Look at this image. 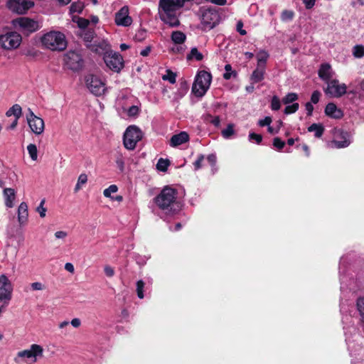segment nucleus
I'll list each match as a JSON object with an SVG mask.
<instances>
[{"mask_svg": "<svg viewBox=\"0 0 364 364\" xmlns=\"http://www.w3.org/2000/svg\"><path fill=\"white\" fill-rule=\"evenodd\" d=\"M177 195V189L166 186L160 193L154 198V200L159 209L176 212L180 208L179 203L176 200Z\"/></svg>", "mask_w": 364, "mask_h": 364, "instance_id": "nucleus-1", "label": "nucleus"}, {"mask_svg": "<svg viewBox=\"0 0 364 364\" xmlns=\"http://www.w3.org/2000/svg\"><path fill=\"white\" fill-rule=\"evenodd\" d=\"M42 44L53 51H63L67 47L65 35L60 31H50L41 37Z\"/></svg>", "mask_w": 364, "mask_h": 364, "instance_id": "nucleus-2", "label": "nucleus"}, {"mask_svg": "<svg viewBox=\"0 0 364 364\" xmlns=\"http://www.w3.org/2000/svg\"><path fill=\"white\" fill-rule=\"evenodd\" d=\"M212 75L205 70H200L196 75L192 87V92L195 96L203 97L210 87Z\"/></svg>", "mask_w": 364, "mask_h": 364, "instance_id": "nucleus-3", "label": "nucleus"}, {"mask_svg": "<svg viewBox=\"0 0 364 364\" xmlns=\"http://www.w3.org/2000/svg\"><path fill=\"white\" fill-rule=\"evenodd\" d=\"M14 26L25 36H29L40 28L38 22L28 17H18L13 20Z\"/></svg>", "mask_w": 364, "mask_h": 364, "instance_id": "nucleus-4", "label": "nucleus"}, {"mask_svg": "<svg viewBox=\"0 0 364 364\" xmlns=\"http://www.w3.org/2000/svg\"><path fill=\"white\" fill-rule=\"evenodd\" d=\"M143 137L141 129L135 126H129L123 136V143L126 149L129 150H133L135 149L138 141H139Z\"/></svg>", "mask_w": 364, "mask_h": 364, "instance_id": "nucleus-5", "label": "nucleus"}, {"mask_svg": "<svg viewBox=\"0 0 364 364\" xmlns=\"http://www.w3.org/2000/svg\"><path fill=\"white\" fill-rule=\"evenodd\" d=\"M21 41V35L16 31H10L0 35V46L5 50H12L18 48Z\"/></svg>", "mask_w": 364, "mask_h": 364, "instance_id": "nucleus-6", "label": "nucleus"}, {"mask_svg": "<svg viewBox=\"0 0 364 364\" xmlns=\"http://www.w3.org/2000/svg\"><path fill=\"white\" fill-rule=\"evenodd\" d=\"M220 15L215 9H207L202 11L201 23L203 31H210L220 22Z\"/></svg>", "mask_w": 364, "mask_h": 364, "instance_id": "nucleus-7", "label": "nucleus"}, {"mask_svg": "<svg viewBox=\"0 0 364 364\" xmlns=\"http://www.w3.org/2000/svg\"><path fill=\"white\" fill-rule=\"evenodd\" d=\"M88 90L95 95L100 96L105 91V82L97 75L88 74L85 77Z\"/></svg>", "mask_w": 364, "mask_h": 364, "instance_id": "nucleus-8", "label": "nucleus"}, {"mask_svg": "<svg viewBox=\"0 0 364 364\" xmlns=\"http://www.w3.org/2000/svg\"><path fill=\"white\" fill-rule=\"evenodd\" d=\"M64 62L66 67L73 71H79L84 66L82 55L75 50H70L65 54Z\"/></svg>", "mask_w": 364, "mask_h": 364, "instance_id": "nucleus-9", "label": "nucleus"}, {"mask_svg": "<svg viewBox=\"0 0 364 364\" xmlns=\"http://www.w3.org/2000/svg\"><path fill=\"white\" fill-rule=\"evenodd\" d=\"M103 59L106 65L114 72L119 73L124 68L123 58L117 52H107Z\"/></svg>", "mask_w": 364, "mask_h": 364, "instance_id": "nucleus-10", "label": "nucleus"}, {"mask_svg": "<svg viewBox=\"0 0 364 364\" xmlns=\"http://www.w3.org/2000/svg\"><path fill=\"white\" fill-rule=\"evenodd\" d=\"M326 84L327 87L323 88V91L327 95L338 98L346 93L347 86L345 83H339L337 79H333Z\"/></svg>", "mask_w": 364, "mask_h": 364, "instance_id": "nucleus-11", "label": "nucleus"}, {"mask_svg": "<svg viewBox=\"0 0 364 364\" xmlns=\"http://www.w3.org/2000/svg\"><path fill=\"white\" fill-rule=\"evenodd\" d=\"M43 348L42 346L38 344H32L29 349L23 350L18 352L16 357L14 358V361L16 363H19L20 358L33 359V362L37 360V357L43 356Z\"/></svg>", "mask_w": 364, "mask_h": 364, "instance_id": "nucleus-12", "label": "nucleus"}, {"mask_svg": "<svg viewBox=\"0 0 364 364\" xmlns=\"http://www.w3.org/2000/svg\"><path fill=\"white\" fill-rule=\"evenodd\" d=\"M6 6L14 13L24 14L34 6V2L31 0H8Z\"/></svg>", "mask_w": 364, "mask_h": 364, "instance_id": "nucleus-13", "label": "nucleus"}, {"mask_svg": "<svg viewBox=\"0 0 364 364\" xmlns=\"http://www.w3.org/2000/svg\"><path fill=\"white\" fill-rule=\"evenodd\" d=\"M13 287L8 277L2 274L0 276V301L8 304L11 299Z\"/></svg>", "mask_w": 364, "mask_h": 364, "instance_id": "nucleus-14", "label": "nucleus"}, {"mask_svg": "<svg viewBox=\"0 0 364 364\" xmlns=\"http://www.w3.org/2000/svg\"><path fill=\"white\" fill-rule=\"evenodd\" d=\"M28 112L26 119L31 132L36 135L42 134L44 131V121L41 117L35 115L30 109Z\"/></svg>", "mask_w": 364, "mask_h": 364, "instance_id": "nucleus-15", "label": "nucleus"}, {"mask_svg": "<svg viewBox=\"0 0 364 364\" xmlns=\"http://www.w3.org/2000/svg\"><path fill=\"white\" fill-rule=\"evenodd\" d=\"M85 46L87 49L99 55H105L107 52L112 50L107 41L104 39H95L92 43H87Z\"/></svg>", "mask_w": 364, "mask_h": 364, "instance_id": "nucleus-16", "label": "nucleus"}, {"mask_svg": "<svg viewBox=\"0 0 364 364\" xmlns=\"http://www.w3.org/2000/svg\"><path fill=\"white\" fill-rule=\"evenodd\" d=\"M115 23L117 26H129L132 23V18L129 16V8L127 6L122 7L115 14Z\"/></svg>", "mask_w": 364, "mask_h": 364, "instance_id": "nucleus-17", "label": "nucleus"}, {"mask_svg": "<svg viewBox=\"0 0 364 364\" xmlns=\"http://www.w3.org/2000/svg\"><path fill=\"white\" fill-rule=\"evenodd\" d=\"M333 73L331 70V66L328 63H322L318 71V77L324 81L326 83L331 81L333 77Z\"/></svg>", "mask_w": 364, "mask_h": 364, "instance_id": "nucleus-18", "label": "nucleus"}, {"mask_svg": "<svg viewBox=\"0 0 364 364\" xmlns=\"http://www.w3.org/2000/svg\"><path fill=\"white\" fill-rule=\"evenodd\" d=\"M324 112L326 115L333 119H339L343 117V111L338 109L333 102L328 103Z\"/></svg>", "mask_w": 364, "mask_h": 364, "instance_id": "nucleus-19", "label": "nucleus"}, {"mask_svg": "<svg viewBox=\"0 0 364 364\" xmlns=\"http://www.w3.org/2000/svg\"><path fill=\"white\" fill-rule=\"evenodd\" d=\"M189 140V135L186 132H181L179 134H174L171 136L170 140V146L176 147L181 145Z\"/></svg>", "mask_w": 364, "mask_h": 364, "instance_id": "nucleus-20", "label": "nucleus"}, {"mask_svg": "<svg viewBox=\"0 0 364 364\" xmlns=\"http://www.w3.org/2000/svg\"><path fill=\"white\" fill-rule=\"evenodd\" d=\"M28 205L25 202H22L18 208V221L20 225H24L28 221Z\"/></svg>", "mask_w": 364, "mask_h": 364, "instance_id": "nucleus-21", "label": "nucleus"}, {"mask_svg": "<svg viewBox=\"0 0 364 364\" xmlns=\"http://www.w3.org/2000/svg\"><path fill=\"white\" fill-rule=\"evenodd\" d=\"M5 205L8 208L14 206V201L16 198V191L14 188H6L4 189Z\"/></svg>", "mask_w": 364, "mask_h": 364, "instance_id": "nucleus-22", "label": "nucleus"}, {"mask_svg": "<svg viewBox=\"0 0 364 364\" xmlns=\"http://www.w3.org/2000/svg\"><path fill=\"white\" fill-rule=\"evenodd\" d=\"M265 68L257 66L250 76L252 83H257L263 80L264 77Z\"/></svg>", "mask_w": 364, "mask_h": 364, "instance_id": "nucleus-23", "label": "nucleus"}, {"mask_svg": "<svg viewBox=\"0 0 364 364\" xmlns=\"http://www.w3.org/2000/svg\"><path fill=\"white\" fill-rule=\"evenodd\" d=\"M355 306L360 316L359 323L364 328V296H359L356 299Z\"/></svg>", "mask_w": 364, "mask_h": 364, "instance_id": "nucleus-24", "label": "nucleus"}, {"mask_svg": "<svg viewBox=\"0 0 364 364\" xmlns=\"http://www.w3.org/2000/svg\"><path fill=\"white\" fill-rule=\"evenodd\" d=\"M308 132H314V136L316 138H321L325 131V128L322 124L314 123L307 128Z\"/></svg>", "mask_w": 364, "mask_h": 364, "instance_id": "nucleus-25", "label": "nucleus"}, {"mask_svg": "<svg viewBox=\"0 0 364 364\" xmlns=\"http://www.w3.org/2000/svg\"><path fill=\"white\" fill-rule=\"evenodd\" d=\"M341 137L342 140H333L332 143L335 145V147L338 149L347 147L350 144V140L348 139V133L341 132Z\"/></svg>", "mask_w": 364, "mask_h": 364, "instance_id": "nucleus-26", "label": "nucleus"}, {"mask_svg": "<svg viewBox=\"0 0 364 364\" xmlns=\"http://www.w3.org/2000/svg\"><path fill=\"white\" fill-rule=\"evenodd\" d=\"M80 36L87 44V43H92L93 42V41H95L94 39L96 36V33H95L94 29L89 28V29L82 31Z\"/></svg>", "mask_w": 364, "mask_h": 364, "instance_id": "nucleus-27", "label": "nucleus"}, {"mask_svg": "<svg viewBox=\"0 0 364 364\" xmlns=\"http://www.w3.org/2000/svg\"><path fill=\"white\" fill-rule=\"evenodd\" d=\"M21 107L18 104H15L11 108H9V110H7L6 115L7 117H11V115H14L15 118L19 119L21 116Z\"/></svg>", "mask_w": 364, "mask_h": 364, "instance_id": "nucleus-28", "label": "nucleus"}, {"mask_svg": "<svg viewBox=\"0 0 364 364\" xmlns=\"http://www.w3.org/2000/svg\"><path fill=\"white\" fill-rule=\"evenodd\" d=\"M186 35L179 31H173L171 33V40L176 44H182L186 41Z\"/></svg>", "mask_w": 364, "mask_h": 364, "instance_id": "nucleus-29", "label": "nucleus"}, {"mask_svg": "<svg viewBox=\"0 0 364 364\" xmlns=\"http://www.w3.org/2000/svg\"><path fill=\"white\" fill-rule=\"evenodd\" d=\"M257 66L265 68L269 54L265 50H260L257 55Z\"/></svg>", "mask_w": 364, "mask_h": 364, "instance_id": "nucleus-30", "label": "nucleus"}, {"mask_svg": "<svg viewBox=\"0 0 364 364\" xmlns=\"http://www.w3.org/2000/svg\"><path fill=\"white\" fill-rule=\"evenodd\" d=\"M186 58L188 60L196 59L197 61H200L203 59V55L198 51L197 48H193Z\"/></svg>", "mask_w": 364, "mask_h": 364, "instance_id": "nucleus-31", "label": "nucleus"}, {"mask_svg": "<svg viewBox=\"0 0 364 364\" xmlns=\"http://www.w3.org/2000/svg\"><path fill=\"white\" fill-rule=\"evenodd\" d=\"M169 165L170 161L168 159L160 158L156 164V168L160 171L165 172L167 171Z\"/></svg>", "mask_w": 364, "mask_h": 364, "instance_id": "nucleus-32", "label": "nucleus"}, {"mask_svg": "<svg viewBox=\"0 0 364 364\" xmlns=\"http://www.w3.org/2000/svg\"><path fill=\"white\" fill-rule=\"evenodd\" d=\"M225 73L223 74V78L225 80H230L232 77H236L237 73L235 70H232V66L230 64H226L225 65Z\"/></svg>", "mask_w": 364, "mask_h": 364, "instance_id": "nucleus-33", "label": "nucleus"}, {"mask_svg": "<svg viewBox=\"0 0 364 364\" xmlns=\"http://www.w3.org/2000/svg\"><path fill=\"white\" fill-rule=\"evenodd\" d=\"M295 14L291 10L285 9L281 14V20L283 22H288L293 20Z\"/></svg>", "mask_w": 364, "mask_h": 364, "instance_id": "nucleus-34", "label": "nucleus"}, {"mask_svg": "<svg viewBox=\"0 0 364 364\" xmlns=\"http://www.w3.org/2000/svg\"><path fill=\"white\" fill-rule=\"evenodd\" d=\"M87 181V176L85 173H81L77 179V184L74 188L75 193L78 192L81 189V185L85 184Z\"/></svg>", "mask_w": 364, "mask_h": 364, "instance_id": "nucleus-35", "label": "nucleus"}, {"mask_svg": "<svg viewBox=\"0 0 364 364\" xmlns=\"http://www.w3.org/2000/svg\"><path fill=\"white\" fill-rule=\"evenodd\" d=\"M234 127L233 124H228L226 129L222 131V136L225 139H230L235 133Z\"/></svg>", "mask_w": 364, "mask_h": 364, "instance_id": "nucleus-36", "label": "nucleus"}, {"mask_svg": "<svg viewBox=\"0 0 364 364\" xmlns=\"http://www.w3.org/2000/svg\"><path fill=\"white\" fill-rule=\"evenodd\" d=\"M27 150L29 154L30 157L32 160L36 161L38 158V150L36 144H30L27 146Z\"/></svg>", "mask_w": 364, "mask_h": 364, "instance_id": "nucleus-37", "label": "nucleus"}, {"mask_svg": "<svg viewBox=\"0 0 364 364\" xmlns=\"http://www.w3.org/2000/svg\"><path fill=\"white\" fill-rule=\"evenodd\" d=\"M298 100V95L294 92L288 93L283 99L282 102L284 105H289Z\"/></svg>", "mask_w": 364, "mask_h": 364, "instance_id": "nucleus-38", "label": "nucleus"}, {"mask_svg": "<svg viewBox=\"0 0 364 364\" xmlns=\"http://www.w3.org/2000/svg\"><path fill=\"white\" fill-rule=\"evenodd\" d=\"M353 55L355 58H363L364 56V46L356 45L353 47Z\"/></svg>", "mask_w": 364, "mask_h": 364, "instance_id": "nucleus-39", "label": "nucleus"}, {"mask_svg": "<svg viewBox=\"0 0 364 364\" xmlns=\"http://www.w3.org/2000/svg\"><path fill=\"white\" fill-rule=\"evenodd\" d=\"M299 107V105L297 102H294L291 105H287L284 110L285 114H291L295 113Z\"/></svg>", "mask_w": 364, "mask_h": 364, "instance_id": "nucleus-40", "label": "nucleus"}, {"mask_svg": "<svg viewBox=\"0 0 364 364\" xmlns=\"http://www.w3.org/2000/svg\"><path fill=\"white\" fill-rule=\"evenodd\" d=\"M164 80H168L170 83L174 84L176 82V74L171 70H166V75L163 76Z\"/></svg>", "mask_w": 364, "mask_h": 364, "instance_id": "nucleus-41", "label": "nucleus"}, {"mask_svg": "<svg viewBox=\"0 0 364 364\" xmlns=\"http://www.w3.org/2000/svg\"><path fill=\"white\" fill-rule=\"evenodd\" d=\"M145 283L142 280H139L136 282V294L139 299H143L144 297V288Z\"/></svg>", "mask_w": 364, "mask_h": 364, "instance_id": "nucleus-42", "label": "nucleus"}, {"mask_svg": "<svg viewBox=\"0 0 364 364\" xmlns=\"http://www.w3.org/2000/svg\"><path fill=\"white\" fill-rule=\"evenodd\" d=\"M146 37V31L145 29H139L136 33L134 39L135 41L141 42Z\"/></svg>", "mask_w": 364, "mask_h": 364, "instance_id": "nucleus-43", "label": "nucleus"}, {"mask_svg": "<svg viewBox=\"0 0 364 364\" xmlns=\"http://www.w3.org/2000/svg\"><path fill=\"white\" fill-rule=\"evenodd\" d=\"M83 4L82 3H73L70 7L71 13L81 14L83 10Z\"/></svg>", "mask_w": 364, "mask_h": 364, "instance_id": "nucleus-44", "label": "nucleus"}, {"mask_svg": "<svg viewBox=\"0 0 364 364\" xmlns=\"http://www.w3.org/2000/svg\"><path fill=\"white\" fill-rule=\"evenodd\" d=\"M118 191V187L116 185H110L107 188L104 190L103 194L106 198H110L111 193H116Z\"/></svg>", "mask_w": 364, "mask_h": 364, "instance_id": "nucleus-45", "label": "nucleus"}, {"mask_svg": "<svg viewBox=\"0 0 364 364\" xmlns=\"http://www.w3.org/2000/svg\"><path fill=\"white\" fill-rule=\"evenodd\" d=\"M77 26L80 28L83 29V31L87 30L86 28L90 24V21L84 18L78 17L77 20Z\"/></svg>", "mask_w": 364, "mask_h": 364, "instance_id": "nucleus-46", "label": "nucleus"}, {"mask_svg": "<svg viewBox=\"0 0 364 364\" xmlns=\"http://www.w3.org/2000/svg\"><path fill=\"white\" fill-rule=\"evenodd\" d=\"M249 140L251 141H255L257 144H259L262 141V136L255 132H250Z\"/></svg>", "mask_w": 364, "mask_h": 364, "instance_id": "nucleus-47", "label": "nucleus"}, {"mask_svg": "<svg viewBox=\"0 0 364 364\" xmlns=\"http://www.w3.org/2000/svg\"><path fill=\"white\" fill-rule=\"evenodd\" d=\"M281 107V102L278 97L274 96L271 101V109L272 110H279Z\"/></svg>", "mask_w": 364, "mask_h": 364, "instance_id": "nucleus-48", "label": "nucleus"}, {"mask_svg": "<svg viewBox=\"0 0 364 364\" xmlns=\"http://www.w3.org/2000/svg\"><path fill=\"white\" fill-rule=\"evenodd\" d=\"M273 146L279 151H280L284 147L285 142L282 141L279 137H275L273 139Z\"/></svg>", "mask_w": 364, "mask_h": 364, "instance_id": "nucleus-49", "label": "nucleus"}, {"mask_svg": "<svg viewBox=\"0 0 364 364\" xmlns=\"http://www.w3.org/2000/svg\"><path fill=\"white\" fill-rule=\"evenodd\" d=\"M204 159H205V157H204V155H203V154H200L198 156L197 160L193 163L195 170L197 171L202 168V164H203V161H204Z\"/></svg>", "mask_w": 364, "mask_h": 364, "instance_id": "nucleus-50", "label": "nucleus"}, {"mask_svg": "<svg viewBox=\"0 0 364 364\" xmlns=\"http://www.w3.org/2000/svg\"><path fill=\"white\" fill-rule=\"evenodd\" d=\"M44 203L45 200H42L36 209L37 212L39 213L41 218H44L46 216V213L47 210L46 208L43 207Z\"/></svg>", "mask_w": 364, "mask_h": 364, "instance_id": "nucleus-51", "label": "nucleus"}, {"mask_svg": "<svg viewBox=\"0 0 364 364\" xmlns=\"http://www.w3.org/2000/svg\"><path fill=\"white\" fill-rule=\"evenodd\" d=\"M139 112V107L137 106L132 105L128 109L127 114L129 117H136L138 115Z\"/></svg>", "mask_w": 364, "mask_h": 364, "instance_id": "nucleus-52", "label": "nucleus"}, {"mask_svg": "<svg viewBox=\"0 0 364 364\" xmlns=\"http://www.w3.org/2000/svg\"><path fill=\"white\" fill-rule=\"evenodd\" d=\"M321 97V92L318 90H315L313 92L311 96V103L316 104L318 102Z\"/></svg>", "mask_w": 364, "mask_h": 364, "instance_id": "nucleus-53", "label": "nucleus"}, {"mask_svg": "<svg viewBox=\"0 0 364 364\" xmlns=\"http://www.w3.org/2000/svg\"><path fill=\"white\" fill-rule=\"evenodd\" d=\"M31 288L33 291L43 290L46 286L41 282H36L31 284Z\"/></svg>", "mask_w": 364, "mask_h": 364, "instance_id": "nucleus-54", "label": "nucleus"}, {"mask_svg": "<svg viewBox=\"0 0 364 364\" xmlns=\"http://www.w3.org/2000/svg\"><path fill=\"white\" fill-rule=\"evenodd\" d=\"M272 117L267 116V117H265L263 119L259 120L258 124L260 127H265V126L269 127L270 125V124L272 123Z\"/></svg>", "mask_w": 364, "mask_h": 364, "instance_id": "nucleus-55", "label": "nucleus"}, {"mask_svg": "<svg viewBox=\"0 0 364 364\" xmlns=\"http://www.w3.org/2000/svg\"><path fill=\"white\" fill-rule=\"evenodd\" d=\"M237 31L242 36H245L247 34V31L245 29H243V23L242 22V21H239L237 23Z\"/></svg>", "mask_w": 364, "mask_h": 364, "instance_id": "nucleus-56", "label": "nucleus"}, {"mask_svg": "<svg viewBox=\"0 0 364 364\" xmlns=\"http://www.w3.org/2000/svg\"><path fill=\"white\" fill-rule=\"evenodd\" d=\"M104 272H105V274L109 277H112L114 276V270L112 267H111L110 266H105V268H104Z\"/></svg>", "mask_w": 364, "mask_h": 364, "instance_id": "nucleus-57", "label": "nucleus"}, {"mask_svg": "<svg viewBox=\"0 0 364 364\" xmlns=\"http://www.w3.org/2000/svg\"><path fill=\"white\" fill-rule=\"evenodd\" d=\"M207 161H208V163L210 164V166H214L215 165L216 161H217V157H216L215 154H209L207 156Z\"/></svg>", "mask_w": 364, "mask_h": 364, "instance_id": "nucleus-58", "label": "nucleus"}, {"mask_svg": "<svg viewBox=\"0 0 364 364\" xmlns=\"http://www.w3.org/2000/svg\"><path fill=\"white\" fill-rule=\"evenodd\" d=\"M302 1L306 9H311L314 6L316 0H302Z\"/></svg>", "mask_w": 364, "mask_h": 364, "instance_id": "nucleus-59", "label": "nucleus"}, {"mask_svg": "<svg viewBox=\"0 0 364 364\" xmlns=\"http://www.w3.org/2000/svg\"><path fill=\"white\" fill-rule=\"evenodd\" d=\"M306 109L307 111V115L311 116L314 111V106L311 102H308L305 105Z\"/></svg>", "mask_w": 364, "mask_h": 364, "instance_id": "nucleus-60", "label": "nucleus"}, {"mask_svg": "<svg viewBox=\"0 0 364 364\" xmlns=\"http://www.w3.org/2000/svg\"><path fill=\"white\" fill-rule=\"evenodd\" d=\"M180 89L186 92L188 90V84L186 80H181L180 82Z\"/></svg>", "mask_w": 364, "mask_h": 364, "instance_id": "nucleus-61", "label": "nucleus"}, {"mask_svg": "<svg viewBox=\"0 0 364 364\" xmlns=\"http://www.w3.org/2000/svg\"><path fill=\"white\" fill-rule=\"evenodd\" d=\"M151 46H146L144 50H142L140 52V55L144 57L148 56L151 52Z\"/></svg>", "mask_w": 364, "mask_h": 364, "instance_id": "nucleus-62", "label": "nucleus"}, {"mask_svg": "<svg viewBox=\"0 0 364 364\" xmlns=\"http://www.w3.org/2000/svg\"><path fill=\"white\" fill-rule=\"evenodd\" d=\"M67 235H68V234L65 231H57L55 233V237L58 238V239H60H60L65 238Z\"/></svg>", "mask_w": 364, "mask_h": 364, "instance_id": "nucleus-63", "label": "nucleus"}, {"mask_svg": "<svg viewBox=\"0 0 364 364\" xmlns=\"http://www.w3.org/2000/svg\"><path fill=\"white\" fill-rule=\"evenodd\" d=\"M65 270H67L68 272H70V273H73L74 272V266L73 265V264L70 263V262H67L65 264Z\"/></svg>", "mask_w": 364, "mask_h": 364, "instance_id": "nucleus-64", "label": "nucleus"}]
</instances>
